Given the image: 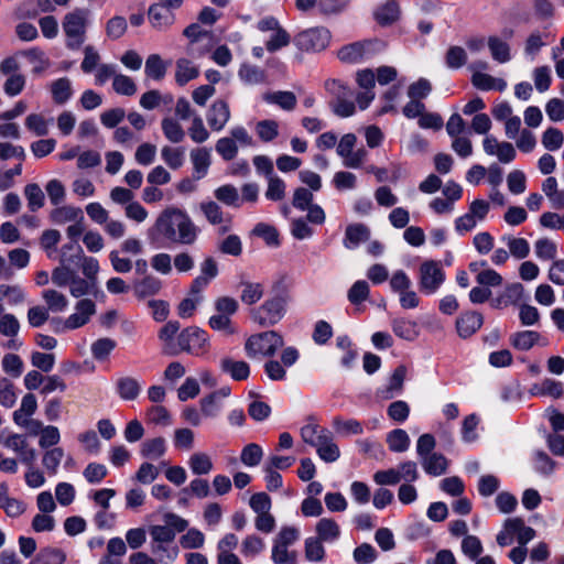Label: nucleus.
<instances>
[{
    "label": "nucleus",
    "mask_w": 564,
    "mask_h": 564,
    "mask_svg": "<svg viewBox=\"0 0 564 564\" xmlns=\"http://www.w3.org/2000/svg\"><path fill=\"white\" fill-rule=\"evenodd\" d=\"M199 232V228L185 210L167 207L159 214L153 226L148 229V238L158 245L192 246L197 241Z\"/></svg>",
    "instance_id": "1"
},
{
    "label": "nucleus",
    "mask_w": 564,
    "mask_h": 564,
    "mask_svg": "<svg viewBox=\"0 0 564 564\" xmlns=\"http://www.w3.org/2000/svg\"><path fill=\"white\" fill-rule=\"evenodd\" d=\"M288 300L286 293L267 299L260 306L251 311V318L263 327L278 324L285 315Z\"/></svg>",
    "instance_id": "2"
},
{
    "label": "nucleus",
    "mask_w": 564,
    "mask_h": 564,
    "mask_svg": "<svg viewBox=\"0 0 564 564\" xmlns=\"http://www.w3.org/2000/svg\"><path fill=\"white\" fill-rule=\"evenodd\" d=\"M89 10L77 8L64 17L62 26L66 34L68 48L77 50L85 41Z\"/></svg>",
    "instance_id": "3"
},
{
    "label": "nucleus",
    "mask_w": 564,
    "mask_h": 564,
    "mask_svg": "<svg viewBox=\"0 0 564 564\" xmlns=\"http://www.w3.org/2000/svg\"><path fill=\"white\" fill-rule=\"evenodd\" d=\"M283 345V337L279 333L268 330L250 336L246 341L245 349L249 357H256L257 355L271 357Z\"/></svg>",
    "instance_id": "4"
},
{
    "label": "nucleus",
    "mask_w": 564,
    "mask_h": 564,
    "mask_svg": "<svg viewBox=\"0 0 564 564\" xmlns=\"http://www.w3.org/2000/svg\"><path fill=\"white\" fill-rule=\"evenodd\" d=\"M332 34L324 26H315L301 31L294 36L295 46L307 53H317L324 51L330 43Z\"/></svg>",
    "instance_id": "5"
},
{
    "label": "nucleus",
    "mask_w": 564,
    "mask_h": 564,
    "mask_svg": "<svg viewBox=\"0 0 564 564\" xmlns=\"http://www.w3.org/2000/svg\"><path fill=\"white\" fill-rule=\"evenodd\" d=\"M446 274L440 261L425 260L419 267V288L423 294L436 293L445 282Z\"/></svg>",
    "instance_id": "6"
},
{
    "label": "nucleus",
    "mask_w": 564,
    "mask_h": 564,
    "mask_svg": "<svg viewBox=\"0 0 564 564\" xmlns=\"http://www.w3.org/2000/svg\"><path fill=\"white\" fill-rule=\"evenodd\" d=\"M177 347L178 352L203 356L209 348L208 334L197 326L186 327L177 336Z\"/></svg>",
    "instance_id": "7"
},
{
    "label": "nucleus",
    "mask_w": 564,
    "mask_h": 564,
    "mask_svg": "<svg viewBox=\"0 0 564 564\" xmlns=\"http://www.w3.org/2000/svg\"><path fill=\"white\" fill-rule=\"evenodd\" d=\"M384 44L380 41L355 42L343 46L337 52V57L348 64L361 63L382 51Z\"/></svg>",
    "instance_id": "8"
},
{
    "label": "nucleus",
    "mask_w": 564,
    "mask_h": 564,
    "mask_svg": "<svg viewBox=\"0 0 564 564\" xmlns=\"http://www.w3.org/2000/svg\"><path fill=\"white\" fill-rule=\"evenodd\" d=\"M231 111L227 101L216 99L207 110L206 119L212 131H221L230 120Z\"/></svg>",
    "instance_id": "9"
},
{
    "label": "nucleus",
    "mask_w": 564,
    "mask_h": 564,
    "mask_svg": "<svg viewBox=\"0 0 564 564\" xmlns=\"http://www.w3.org/2000/svg\"><path fill=\"white\" fill-rule=\"evenodd\" d=\"M200 212L205 216L206 220L213 226H219L218 232L224 235L231 228L230 217H226L221 207L213 202H203L199 205Z\"/></svg>",
    "instance_id": "10"
},
{
    "label": "nucleus",
    "mask_w": 564,
    "mask_h": 564,
    "mask_svg": "<svg viewBox=\"0 0 564 564\" xmlns=\"http://www.w3.org/2000/svg\"><path fill=\"white\" fill-rule=\"evenodd\" d=\"M96 313V305L89 299L77 302L75 313L69 315L64 322V328L76 329L88 323L90 317Z\"/></svg>",
    "instance_id": "11"
},
{
    "label": "nucleus",
    "mask_w": 564,
    "mask_h": 564,
    "mask_svg": "<svg viewBox=\"0 0 564 564\" xmlns=\"http://www.w3.org/2000/svg\"><path fill=\"white\" fill-rule=\"evenodd\" d=\"M148 17L151 25L159 31L166 30L175 21L173 10L160 2H156L149 8Z\"/></svg>",
    "instance_id": "12"
},
{
    "label": "nucleus",
    "mask_w": 564,
    "mask_h": 564,
    "mask_svg": "<svg viewBox=\"0 0 564 564\" xmlns=\"http://www.w3.org/2000/svg\"><path fill=\"white\" fill-rule=\"evenodd\" d=\"M191 162L193 164V176L195 180L205 177L212 164L210 149L202 147L195 148L189 153Z\"/></svg>",
    "instance_id": "13"
},
{
    "label": "nucleus",
    "mask_w": 564,
    "mask_h": 564,
    "mask_svg": "<svg viewBox=\"0 0 564 564\" xmlns=\"http://www.w3.org/2000/svg\"><path fill=\"white\" fill-rule=\"evenodd\" d=\"M510 344L518 350H529L534 345L546 346L547 341L540 333L534 330H521L510 336Z\"/></svg>",
    "instance_id": "14"
},
{
    "label": "nucleus",
    "mask_w": 564,
    "mask_h": 564,
    "mask_svg": "<svg viewBox=\"0 0 564 564\" xmlns=\"http://www.w3.org/2000/svg\"><path fill=\"white\" fill-rule=\"evenodd\" d=\"M523 285L521 283H512L505 288L496 299L491 301V306L495 308H503L510 305H518L523 296Z\"/></svg>",
    "instance_id": "15"
},
{
    "label": "nucleus",
    "mask_w": 564,
    "mask_h": 564,
    "mask_svg": "<svg viewBox=\"0 0 564 564\" xmlns=\"http://www.w3.org/2000/svg\"><path fill=\"white\" fill-rule=\"evenodd\" d=\"M482 323L484 317L480 313H463L456 321L458 335L463 338H468L481 327Z\"/></svg>",
    "instance_id": "16"
},
{
    "label": "nucleus",
    "mask_w": 564,
    "mask_h": 564,
    "mask_svg": "<svg viewBox=\"0 0 564 564\" xmlns=\"http://www.w3.org/2000/svg\"><path fill=\"white\" fill-rule=\"evenodd\" d=\"M0 508L11 518L20 517L26 510L23 501L9 496V487L6 482L0 484Z\"/></svg>",
    "instance_id": "17"
},
{
    "label": "nucleus",
    "mask_w": 564,
    "mask_h": 564,
    "mask_svg": "<svg viewBox=\"0 0 564 564\" xmlns=\"http://www.w3.org/2000/svg\"><path fill=\"white\" fill-rule=\"evenodd\" d=\"M262 99L270 105H275L284 111L295 109L297 98L294 93L289 90L268 91L262 95Z\"/></svg>",
    "instance_id": "18"
},
{
    "label": "nucleus",
    "mask_w": 564,
    "mask_h": 564,
    "mask_svg": "<svg viewBox=\"0 0 564 564\" xmlns=\"http://www.w3.org/2000/svg\"><path fill=\"white\" fill-rule=\"evenodd\" d=\"M48 88L52 99L56 105L66 104L74 95L72 82L67 77H61L53 80Z\"/></svg>",
    "instance_id": "19"
},
{
    "label": "nucleus",
    "mask_w": 564,
    "mask_h": 564,
    "mask_svg": "<svg viewBox=\"0 0 564 564\" xmlns=\"http://www.w3.org/2000/svg\"><path fill=\"white\" fill-rule=\"evenodd\" d=\"M220 369L236 381L246 380L250 375V367L243 360H234L225 357L220 360Z\"/></svg>",
    "instance_id": "20"
},
{
    "label": "nucleus",
    "mask_w": 564,
    "mask_h": 564,
    "mask_svg": "<svg viewBox=\"0 0 564 564\" xmlns=\"http://www.w3.org/2000/svg\"><path fill=\"white\" fill-rule=\"evenodd\" d=\"M370 237L369 228L364 224H352L345 230L344 246L347 249H354Z\"/></svg>",
    "instance_id": "21"
},
{
    "label": "nucleus",
    "mask_w": 564,
    "mask_h": 564,
    "mask_svg": "<svg viewBox=\"0 0 564 564\" xmlns=\"http://www.w3.org/2000/svg\"><path fill=\"white\" fill-rule=\"evenodd\" d=\"M116 389L122 400L132 401L139 397L141 384L137 378L126 376L116 381Z\"/></svg>",
    "instance_id": "22"
},
{
    "label": "nucleus",
    "mask_w": 564,
    "mask_h": 564,
    "mask_svg": "<svg viewBox=\"0 0 564 564\" xmlns=\"http://www.w3.org/2000/svg\"><path fill=\"white\" fill-rule=\"evenodd\" d=\"M471 84L480 90H498L503 91L507 83L502 78H496L489 74L475 72L471 76Z\"/></svg>",
    "instance_id": "23"
},
{
    "label": "nucleus",
    "mask_w": 564,
    "mask_h": 564,
    "mask_svg": "<svg viewBox=\"0 0 564 564\" xmlns=\"http://www.w3.org/2000/svg\"><path fill=\"white\" fill-rule=\"evenodd\" d=\"M180 323L177 321L167 322L159 332V338L163 341V352L170 356L178 354L174 345V336L180 330Z\"/></svg>",
    "instance_id": "24"
},
{
    "label": "nucleus",
    "mask_w": 564,
    "mask_h": 564,
    "mask_svg": "<svg viewBox=\"0 0 564 564\" xmlns=\"http://www.w3.org/2000/svg\"><path fill=\"white\" fill-rule=\"evenodd\" d=\"M317 539L323 542H334L340 535L339 524L332 518H322L315 527Z\"/></svg>",
    "instance_id": "25"
},
{
    "label": "nucleus",
    "mask_w": 564,
    "mask_h": 564,
    "mask_svg": "<svg viewBox=\"0 0 564 564\" xmlns=\"http://www.w3.org/2000/svg\"><path fill=\"white\" fill-rule=\"evenodd\" d=\"M421 464L426 474L441 476L446 473L448 460L440 453H432L421 458Z\"/></svg>",
    "instance_id": "26"
},
{
    "label": "nucleus",
    "mask_w": 564,
    "mask_h": 564,
    "mask_svg": "<svg viewBox=\"0 0 564 564\" xmlns=\"http://www.w3.org/2000/svg\"><path fill=\"white\" fill-rule=\"evenodd\" d=\"M531 393L534 395L552 397L560 399L564 394L563 383L551 378H545L540 383L534 384L531 389Z\"/></svg>",
    "instance_id": "27"
},
{
    "label": "nucleus",
    "mask_w": 564,
    "mask_h": 564,
    "mask_svg": "<svg viewBox=\"0 0 564 564\" xmlns=\"http://www.w3.org/2000/svg\"><path fill=\"white\" fill-rule=\"evenodd\" d=\"M37 409V401L33 393H26L22 400L20 408L12 414L15 424H23L25 420L30 419Z\"/></svg>",
    "instance_id": "28"
},
{
    "label": "nucleus",
    "mask_w": 564,
    "mask_h": 564,
    "mask_svg": "<svg viewBox=\"0 0 564 564\" xmlns=\"http://www.w3.org/2000/svg\"><path fill=\"white\" fill-rule=\"evenodd\" d=\"M51 218L55 224L63 225L69 221H83L84 215L79 207L65 205L54 209L51 214Z\"/></svg>",
    "instance_id": "29"
},
{
    "label": "nucleus",
    "mask_w": 564,
    "mask_h": 564,
    "mask_svg": "<svg viewBox=\"0 0 564 564\" xmlns=\"http://www.w3.org/2000/svg\"><path fill=\"white\" fill-rule=\"evenodd\" d=\"M400 15L399 4L394 0H389L380 6L375 12V19L380 25H389L395 22Z\"/></svg>",
    "instance_id": "30"
},
{
    "label": "nucleus",
    "mask_w": 564,
    "mask_h": 564,
    "mask_svg": "<svg viewBox=\"0 0 564 564\" xmlns=\"http://www.w3.org/2000/svg\"><path fill=\"white\" fill-rule=\"evenodd\" d=\"M238 76L247 85H259L267 80V74L262 68L247 63L240 66Z\"/></svg>",
    "instance_id": "31"
},
{
    "label": "nucleus",
    "mask_w": 564,
    "mask_h": 564,
    "mask_svg": "<svg viewBox=\"0 0 564 564\" xmlns=\"http://www.w3.org/2000/svg\"><path fill=\"white\" fill-rule=\"evenodd\" d=\"M386 441L389 449L393 453L406 452L411 444L409 434L402 429H395L389 432Z\"/></svg>",
    "instance_id": "32"
},
{
    "label": "nucleus",
    "mask_w": 564,
    "mask_h": 564,
    "mask_svg": "<svg viewBox=\"0 0 564 564\" xmlns=\"http://www.w3.org/2000/svg\"><path fill=\"white\" fill-rule=\"evenodd\" d=\"M199 75L198 68L188 59L180 58L176 62L175 80L180 86H184L189 80Z\"/></svg>",
    "instance_id": "33"
},
{
    "label": "nucleus",
    "mask_w": 564,
    "mask_h": 564,
    "mask_svg": "<svg viewBox=\"0 0 564 564\" xmlns=\"http://www.w3.org/2000/svg\"><path fill=\"white\" fill-rule=\"evenodd\" d=\"M166 445L163 437L147 440L141 444L140 454L148 459H158L165 454Z\"/></svg>",
    "instance_id": "34"
},
{
    "label": "nucleus",
    "mask_w": 564,
    "mask_h": 564,
    "mask_svg": "<svg viewBox=\"0 0 564 564\" xmlns=\"http://www.w3.org/2000/svg\"><path fill=\"white\" fill-rule=\"evenodd\" d=\"M488 47L491 54V57L498 63H507L511 59L510 46L509 44L501 40L498 36H489L488 37Z\"/></svg>",
    "instance_id": "35"
},
{
    "label": "nucleus",
    "mask_w": 564,
    "mask_h": 564,
    "mask_svg": "<svg viewBox=\"0 0 564 564\" xmlns=\"http://www.w3.org/2000/svg\"><path fill=\"white\" fill-rule=\"evenodd\" d=\"M166 69L167 64L159 54H151L148 56L145 61L144 73L149 78L161 80L164 78Z\"/></svg>",
    "instance_id": "36"
},
{
    "label": "nucleus",
    "mask_w": 564,
    "mask_h": 564,
    "mask_svg": "<svg viewBox=\"0 0 564 564\" xmlns=\"http://www.w3.org/2000/svg\"><path fill=\"white\" fill-rule=\"evenodd\" d=\"M279 122L273 119H263L256 123L254 131L262 142H272L279 135Z\"/></svg>",
    "instance_id": "37"
},
{
    "label": "nucleus",
    "mask_w": 564,
    "mask_h": 564,
    "mask_svg": "<svg viewBox=\"0 0 564 564\" xmlns=\"http://www.w3.org/2000/svg\"><path fill=\"white\" fill-rule=\"evenodd\" d=\"M188 466L194 475H207L213 470V460L210 456L203 452H197L191 455Z\"/></svg>",
    "instance_id": "38"
},
{
    "label": "nucleus",
    "mask_w": 564,
    "mask_h": 564,
    "mask_svg": "<svg viewBox=\"0 0 564 564\" xmlns=\"http://www.w3.org/2000/svg\"><path fill=\"white\" fill-rule=\"evenodd\" d=\"M161 128L164 137L173 143H181L185 139V131L181 123L171 117L162 119Z\"/></svg>",
    "instance_id": "39"
},
{
    "label": "nucleus",
    "mask_w": 564,
    "mask_h": 564,
    "mask_svg": "<svg viewBox=\"0 0 564 564\" xmlns=\"http://www.w3.org/2000/svg\"><path fill=\"white\" fill-rule=\"evenodd\" d=\"M97 283L90 279H83L78 276L76 273L72 280L69 285V292L74 297H82L85 295L96 294L97 293Z\"/></svg>",
    "instance_id": "40"
},
{
    "label": "nucleus",
    "mask_w": 564,
    "mask_h": 564,
    "mask_svg": "<svg viewBox=\"0 0 564 564\" xmlns=\"http://www.w3.org/2000/svg\"><path fill=\"white\" fill-rule=\"evenodd\" d=\"M240 300L247 305L256 304L264 294V285L259 282H241Z\"/></svg>",
    "instance_id": "41"
},
{
    "label": "nucleus",
    "mask_w": 564,
    "mask_h": 564,
    "mask_svg": "<svg viewBox=\"0 0 564 564\" xmlns=\"http://www.w3.org/2000/svg\"><path fill=\"white\" fill-rule=\"evenodd\" d=\"M25 128L37 137H45L48 134L51 120L44 118L40 113H30L24 121Z\"/></svg>",
    "instance_id": "42"
},
{
    "label": "nucleus",
    "mask_w": 564,
    "mask_h": 564,
    "mask_svg": "<svg viewBox=\"0 0 564 564\" xmlns=\"http://www.w3.org/2000/svg\"><path fill=\"white\" fill-rule=\"evenodd\" d=\"M187 133L191 140L198 144L206 142L210 137V133L205 127L204 121L199 115H194L193 119L191 120V126L187 129Z\"/></svg>",
    "instance_id": "43"
},
{
    "label": "nucleus",
    "mask_w": 564,
    "mask_h": 564,
    "mask_svg": "<svg viewBox=\"0 0 564 564\" xmlns=\"http://www.w3.org/2000/svg\"><path fill=\"white\" fill-rule=\"evenodd\" d=\"M42 299L47 305L46 308L52 312H63L68 305L66 296L53 289L44 290L42 292Z\"/></svg>",
    "instance_id": "44"
},
{
    "label": "nucleus",
    "mask_w": 564,
    "mask_h": 564,
    "mask_svg": "<svg viewBox=\"0 0 564 564\" xmlns=\"http://www.w3.org/2000/svg\"><path fill=\"white\" fill-rule=\"evenodd\" d=\"M393 333L405 340H414L417 337L416 324L414 322L397 318L392 322Z\"/></svg>",
    "instance_id": "45"
},
{
    "label": "nucleus",
    "mask_w": 564,
    "mask_h": 564,
    "mask_svg": "<svg viewBox=\"0 0 564 564\" xmlns=\"http://www.w3.org/2000/svg\"><path fill=\"white\" fill-rule=\"evenodd\" d=\"M214 195L217 200L221 202L223 204L231 207H239L240 206V196L238 193V189L230 184H226L223 186H219L215 189Z\"/></svg>",
    "instance_id": "46"
},
{
    "label": "nucleus",
    "mask_w": 564,
    "mask_h": 564,
    "mask_svg": "<svg viewBox=\"0 0 564 564\" xmlns=\"http://www.w3.org/2000/svg\"><path fill=\"white\" fill-rule=\"evenodd\" d=\"M332 424L335 431L343 436L358 435L364 432L361 423L354 419L344 420L339 416H336L333 419Z\"/></svg>",
    "instance_id": "47"
},
{
    "label": "nucleus",
    "mask_w": 564,
    "mask_h": 564,
    "mask_svg": "<svg viewBox=\"0 0 564 564\" xmlns=\"http://www.w3.org/2000/svg\"><path fill=\"white\" fill-rule=\"evenodd\" d=\"M77 262L82 263V271L85 278L90 279L97 283V275L99 272L98 260L93 257H86L83 252L82 247H77Z\"/></svg>",
    "instance_id": "48"
},
{
    "label": "nucleus",
    "mask_w": 564,
    "mask_h": 564,
    "mask_svg": "<svg viewBox=\"0 0 564 564\" xmlns=\"http://www.w3.org/2000/svg\"><path fill=\"white\" fill-rule=\"evenodd\" d=\"M161 290V281L155 276H145L134 284V293L139 297L156 294Z\"/></svg>",
    "instance_id": "49"
},
{
    "label": "nucleus",
    "mask_w": 564,
    "mask_h": 564,
    "mask_svg": "<svg viewBox=\"0 0 564 564\" xmlns=\"http://www.w3.org/2000/svg\"><path fill=\"white\" fill-rule=\"evenodd\" d=\"M116 346L117 343L109 337L99 338L91 344V355L96 360H106Z\"/></svg>",
    "instance_id": "50"
},
{
    "label": "nucleus",
    "mask_w": 564,
    "mask_h": 564,
    "mask_svg": "<svg viewBox=\"0 0 564 564\" xmlns=\"http://www.w3.org/2000/svg\"><path fill=\"white\" fill-rule=\"evenodd\" d=\"M63 458V448L54 447L43 454L42 464L50 475H55Z\"/></svg>",
    "instance_id": "51"
},
{
    "label": "nucleus",
    "mask_w": 564,
    "mask_h": 564,
    "mask_svg": "<svg viewBox=\"0 0 564 564\" xmlns=\"http://www.w3.org/2000/svg\"><path fill=\"white\" fill-rule=\"evenodd\" d=\"M406 376L405 366L397 367L390 377L389 384L386 391V398H393L395 393H400L403 389V382Z\"/></svg>",
    "instance_id": "52"
},
{
    "label": "nucleus",
    "mask_w": 564,
    "mask_h": 564,
    "mask_svg": "<svg viewBox=\"0 0 564 564\" xmlns=\"http://www.w3.org/2000/svg\"><path fill=\"white\" fill-rule=\"evenodd\" d=\"M541 142L546 150L556 151L562 148L564 135L557 128L550 127L543 132Z\"/></svg>",
    "instance_id": "53"
},
{
    "label": "nucleus",
    "mask_w": 564,
    "mask_h": 564,
    "mask_svg": "<svg viewBox=\"0 0 564 564\" xmlns=\"http://www.w3.org/2000/svg\"><path fill=\"white\" fill-rule=\"evenodd\" d=\"M253 235L257 237L262 238L268 246L276 247L279 246V232L275 229V227L265 224V223H259L256 225V227L252 230Z\"/></svg>",
    "instance_id": "54"
},
{
    "label": "nucleus",
    "mask_w": 564,
    "mask_h": 564,
    "mask_svg": "<svg viewBox=\"0 0 564 564\" xmlns=\"http://www.w3.org/2000/svg\"><path fill=\"white\" fill-rule=\"evenodd\" d=\"M163 161L173 170L180 169L184 163V150L165 145L161 150Z\"/></svg>",
    "instance_id": "55"
},
{
    "label": "nucleus",
    "mask_w": 564,
    "mask_h": 564,
    "mask_svg": "<svg viewBox=\"0 0 564 564\" xmlns=\"http://www.w3.org/2000/svg\"><path fill=\"white\" fill-rule=\"evenodd\" d=\"M503 240L507 241L510 254L514 258L524 259L530 253V245L524 238L508 236L503 237Z\"/></svg>",
    "instance_id": "56"
},
{
    "label": "nucleus",
    "mask_w": 564,
    "mask_h": 564,
    "mask_svg": "<svg viewBox=\"0 0 564 564\" xmlns=\"http://www.w3.org/2000/svg\"><path fill=\"white\" fill-rule=\"evenodd\" d=\"M112 88L118 95L122 96H133L137 93V85L133 79L123 74L115 76Z\"/></svg>",
    "instance_id": "57"
},
{
    "label": "nucleus",
    "mask_w": 564,
    "mask_h": 564,
    "mask_svg": "<svg viewBox=\"0 0 564 564\" xmlns=\"http://www.w3.org/2000/svg\"><path fill=\"white\" fill-rule=\"evenodd\" d=\"M369 294L370 290L368 283L364 280H358L348 290L347 297L351 304L358 305L366 301Z\"/></svg>",
    "instance_id": "58"
},
{
    "label": "nucleus",
    "mask_w": 564,
    "mask_h": 564,
    "mask_svg": "<svg viewBox=\"0 0 564 564\" xmlns=\"http://www.w3.org/2000/svg\"><path fill=\"white\" fill-rule=\"evenodd\" d=\"M262 456V448L256 443H250L242 448L240 454V460L246 466L253 467L261 462Z\"/></svg>",
    "instance_id": "59"
},
{
    "label": "nucleus",
    "mask_w": 564,
    "mask_h": 564,
    "mask_svg": "<svg viewBox=\"0 0 564 564\" xmlns=\"http://www.w3.org/2000/svg\"><path fill=\"white\" fill-rule=\"evenodd\" d=\"M24 195L32 212L40 209L44 205V193L37 184H28L24 187Z\"/></svg>",
    "instance_id": "60"
},
{
    "label": "nucleus",
    "mask_w": 564,
    "mask_h": 564,
    "mask_svg": "<svg viewBox=\"0 0 564 564\" xmlns=\"http://www.w3.org/2000/svg\"><path fill=\"white\" fill-rule=\"evenodd\" d=\"M482 543L476 535H466L462 541V552L470 560H477L482 553Z\"/></svg>",
    "instance_id": "61"
},
{
    "label": "nucleus",
    "mask_w": 564,
    "mask_h": 564,
    "mask_svg": "<svg viewBox=\"0 0 564 564\" xmlns=\"http://www.w3.org/2000/svg\"><path fill=\"white\" fill-rule=\"evenodd\" d=\"M535 254L541 260H554L557 254V246L547 238H541L534 243Z\"/></svg>",
    "instance_id": "62"
},
{
    "label": "nucleus",
    "mask_w": 564,
    "mask_h": 564,
    "mask_svg": "<svg viewBox=\"0 0 564 564\" xmlns=\"http://www.w3.org/2000/svg\"><path fill=\"white\" fill-rule=\"evenodd\" d=\"M271 557L275 564H296L297 562V554L295 551H289L288 546L276 542H274Z\"/></svg>",
    "instance_id": "63"
},
{
    "label": "nucleus",
    "mask_w": 564,
    "mask_h": 564,
    "mask_svg": "<svg viewBox=\"0 0 564 564\" xmlns=\"http://www.w3.org/2000/svg\"><path fill=\"white\" fill-rule=\"evenodd\" d=\"M65 561V554L56 549H44L31 564H63Z\"/></svg>",
    "instance_id": "64"
}]
</instances>
